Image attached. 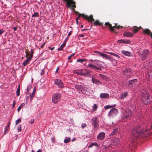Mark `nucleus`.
<instances>
[{
  "instance_id": "nucleus-32",
  "label": "nucleus",
  "mask_w": 152,
  "mask_h": 152,
  "mask_svg": "<svg viewBox=\"0 0 152 152\" xmlns=\"http://www.w3.org/2000/svg\"><path fill=\"white\" fill-rule=\"evenodd\" d=\"M10 126V124H8L7 126L5 128L4 134L7 133L8 131V129Z\"/></svg>"
},
{
  "instance_id": "nucleus-40",
  "label": "nucleus",
  "mask_w": 152,
  "mask_h": 152,
  "mask_svg": "<svg viewBox=\"0 0 152 152\" xmlns=\"http://www.w3.org/2000/svg\"><path fill=\"white\" fill-rule=\"evenodd\" d=\"M77 74L81 75H84L88 74V72H80V73H77Z\"/></svg>"
},
{
  "instance_id": "nucleus-24",
  "label": "nucleus",
  "mask_w": 152,
  "mask_h": 152,
  "mask_svg": "<svg viewBox=\"0 0 152 152\" xmlns=\"http://www.w3.org/2000/svg\"><path fill=\"white\" fill-rule=\"evenodd\" d=\"M92 124H97L99 122V119L97 117H94L92 119Z\"/></svg>"
},
{
  "instance_id": "nucleus-26",
  "label": "nucleus",
  "mask_w": 152,
  "mask_h": 152,
  "mask_svg": "<svg viewBox=\"0 0 152 152\" xmlns=\"http://www.w3.org/2000/svg\"><path fill=\"white\" fill-rule=\"evenodd\" d=\"M115 106H116L115 104H113V105H112V106H110L109 105H107L105 106V107H104V109L105 110H107V109H109V108H111L112 107H115Z\"/></svg>"
},
{
  "instance_id": "nucleus-8",
  "label": "nucleus",
  "mask_w": 152,
  "mask_h": 152,
  "mask_svg": "<svg viewBox=\"0 0 152 152\" xmlns=\"http://www.w3.org/2000/svg\"><path fill=\"white\" fill-rule=\"evenodd\" d=\"M64 1H66L67 6L71 8L72 9L74 10V8L75 7V2L72 0H64Z\"/></svg>"
},
{
  "instance_id": "nucleus-38",
  "label": "nucleus",
  "mask_w": 152,
  "mask_h": 152,
  "mask_svg": "<svg viewBox=\"0 0 152 152\" xmlns=\"http://www.w3.org/2000/svg\"><path fill=\"white\" fill-rule=\"evenodd\" d=\"M16 128L17 129L18 131V132H20L21 131V126L20 125H19L18 126H17L16 127Z\"/></svg>"
},
{
  "instance_id": "nucleus-7",
  "label": "nucleus",
  "mask_w": 152,
  "mask_h": 152,
  "mask_svg": "<svg viewBox=\"0 0 152 152\" xmlns=\"http://www.w3.org/2000/svg\"><path fill=\"white\" fill-rule=\"evenodd\" d=\"M150 53L148 49L143 50L141 54V59L142 61H144L147 58L148 56Z\"/></svg>"
},
{
  "instance_id": "nucleus-60",
  "label": "nucleus",
  "mask_w": 152,
  "mask_h": 152,
  "mask_svg": "<svg viewBox=\"0 0 152 152\" xmlns=\"http://www.w3.org/2000/svg\"><path fill=\"white\" fill-rule=\"evenodd\" d=\"M99 67L96 66L94 70H99Z\"/></svg>"
},
{
  "instance_id": "nucleus-29",
  "label": "nucleus",
  "mask_w": 152,
  "mask_h": 152,
  "mask_svg": "<svg viewBox=\"0 0 152 152\" xmlns=\"http://www.w3.org/2000/svg\"><path fill=\"white\" fill-rule=\"evenodd\" d=\"M86 59H78L77 60V62L83 63V62L86 61Z\"/></svg>"
},
{
  "instance_id": "nucleus-14",
  "label": "nucleus",
  "mask_w": 152,
  "mask_h": 152,
  "mask_svg": "<svg viewBox=\"0 0 152 152\" xmlns=\"http://www.w3.org/2000/svg\"><path fill=\"white\" fill-rule=\"evenodd\" d=\"M103 63V62H102L101 61L99 60H95V62L94 64L97 66H99L100 67H102L103 68H106L107 67L106 65H104V66H103L102 64V63Z\"/></svg>"
},
{
  "instance_id": "nucleus-62",
  "label": "nucleus",
  "mask_w": 152,
  "mask_h": 152,
  "mask_svg": "<svg viewBox=\"0 0 152 152\" xmlns=\"http://www.w3.org/2000/svg\"><path fill=\"white\" fill-rule=\"evenodd\" d=\"M34 122V119H33L32 120H31L30 121L31 124H33Z\"/></svg>"
},
{
  "instance_id": "nucleus-46",
  "label": "nucleus",
  "mask_w": 152,
  "mask_h": 152,
  "mask_svg": "<svg viewBox=\"0 0 152 152\" xmlns=\"http://www.w3.org/2000/svg\"><path fill=\"white\" fill-rule=\"evenodd\" d=\"M21 121V120L20 118H19L18 120L16 121L15 124H18L20 123Z\"/></svg>"
},
{
  "instance_id": "nucleus-3",
  "label": "nucleus",
  "mask_w": 152,
  "mask_h": 152,
  "mask_svg": "<svg viewBox=\"0 0 152 152\" xmlns=\"http://www.w3.org/2000/svg\"><path fill=\"white\" fill-rule=\"evenodd\" d=\"M132 114V112L127 109L122 112V117L124 119H127L130 118Z\"/></svg>"
},
{
  "instance_id": "nucleus-54",
  "label": "nucleus",
  "mask_w": 152,
  "mask_h": 152,
  "mask_svg": "<svg viewBox=\"0 0 152 152\" xmlns=\"http://www.w3.org/2000/svg\"><path fill=\"white\" fill-rule=\"evenodd\" d=\"M21 106H19L17 109V111L18 112H19L20 111V110L21 109Z\"/></svg>"
},
{
  "instance_id": "nucleus-11",
  "label": "nucleus",
  "mask_w": 152,
  "mask_h": 152,
  "mask_svg": "<svg viewBox=\"0 0 152 152\" xmlns=\"http://www.w3.org/2000/svg\"><path fill=\"white\" fill-rule=\"evenodd\" d=\"M105 25H108L109 26V28L110 30L113 31H114V28H117L118 29H119L120 28V26H119L118 25V26H117V24L116 23H115V26H112V25L111 24L109 23V22H106L105 23Z\"/></svg>"
},
{
  "instance_id": "nucleus-22",
  "label": "nucleus",
  "mask_w": 152,
  "mask_h": 152,
  "mask_svg": "<svg viewBox=\"0 0 152 152\" xmlns=\"http://www.w3.org/2000/svg\"><path fill=\"white\" fill-rule=\"evenodd\" d=\"M32 58V56H30L28 58L26 59V61L23 63V65L25 66L28 64L30 60Z\"/></svg>"
},
{
  "instance_id": "nucleus-6",
  "label": "nucleus",
  "mask_w": 152,
  "mask_h": 152,
  "mask_svg": "<svg viewBox=\"0 0 152 152\" xmlns=\"http://www.w3.org/2000/svg\"><path fill=\"white\" fill-rule=\"evenodd\" d=\"M118 113V111L115 108L111 109L108 114V116L110 118H112Z\"/></svg>"
},
{
  "instance_id": "nucleus-5",
  "label": "nucleus",
  "mask_w": 152,
  "mask_h": 152,
  "mask_svg": "<svg viewBox=\"0 0 152 152\" xmlns=\"http://www.w3.org/2000/svg\"><path fill=\"white\" fill-rule=\"evenodd\" d=\"M61 95L57 93L54 94L52 96V102L54 104L57 103L60 100Z\"/></svg>"
},
{
  "instance_id": "nucleus-23",
  "label": "nucleus",
  "mask_w": 152,
  "mask_h": 152,
  "mask_svg": "<svg viewBox=\"0 0 152 152\" xmlns=\"http://www.w3.org/2000/svg\"><path fill=\"white\" fill-rule=\"evenodd\" d=\"M123 35L126 37H132L134 35V34L130 32H125L124 34Z\"/></svg>"
},
{
  "instance_id": "nucleus-9",
  "label": "nucleus",
  "mask_w": 152,
  "mask_h": 152,
  "mask_svg": "<svg viewBox=\"0 0 152 152\" xmlns=\"http://www.w3.org/2000/svg\"><path fill=\"white\" fill-rule=\"evenodd\" d=\"M81 15H82V17L84 18L87 19L89 22H92L94 20V19L93 18V16L92 15L88 16L87 15H85L84 14H81L80 13L79 14L78 17H77L76 19L78 20V19Z\"/></svg>"
},
{
  "instance_id": "nucleus-2",
  "label": "nucleus",
  "mask_w": 152,
  "mask_h": 152,
  "mask_svg": "<svg viewBox=\"0 0 152 152\" xmlns=\"http://www.w3.org/2000/svg\"><path fill=\"white\" fill-rule=\"evenodd\" d=\"M140 91L141 93V99L144 104H148L152 102V95L149 94L145 89L141 87Z\"/></svg>"
},
{
  "instance_id": "nucleus-44",
  "label": "nucleus",
  "mask_w": 152,
  "mask_h": 152,
  "mask_svg": "<svg viewBox=\"0 0 152 152\" xmlns=\"http://www.w3.org/2000/svg\"><path fill=\"white\" fill-rule=\"evenodd\" d=\"M35 89H34V90H33V91L32 93V94L31 96V94H30V96L31 98H33L34 96L35 93V91H34Z\"/></svg>"
},
{
  "instance_id": "nucleus-47",
  "label": "nucleus",
  "mask_w": 152,
  "mask_h": 152,
  "mask_svg": "<svg viewBox=\"0 0 152 152\" xmlns=\"http://www.w3.org/2000/svg\"><path fill=\"white\" fill-rule=\"evenodd\" d=\"M31 87L32 86L31 85H30L28 86L27 88V91L28 92Z\"/></svg>"
},
{
  "instance_id": "nucleus-42",
  "label": "nucleus",
  "mask_w": 152,
  "mask_h": 152,
  "mask_svg": "<svg viewBox=\"0 0 152 152\" xmlns=\"http://www.w3.org/2000/svg\"><path fill=\"white\" fill-rule=\"evenodd\" d=\"M97 108V106L96 104H94V105L93 107V110L94 111H96Z\"/></svg>"
},
{
  "instance_id": "nucleus-25",
  "label": "nucleus",
  "mask_w": 152,
  "mask_h": 152,
  "mask_svg": "<svg viewBox=\"0 0 152 152\" xmlns=\"http://www.w3.org/2000/svg\"><path fill=\"white\" fill-rule=\"evenodd\" d=\"M113 131L111 132V134H110V136H113L115 135L116 133L118 131V130L117 129H113Z\"/></svg>"
},
{
  "instance_id": "nucleus-37",
  "label": "nucleus",
  "mask_w": 152,
  "mask_h": 152,
  "mask_svg": "<svg viewBox=\"0 0 152 152\" xmlns=\"http://www.w3.org/2000/svg\"><path fill=\"white\" fill-rule=\"evenodd\" d=\"M110 54L113 55L117 59H119L120 58V56H119L118 54H116L115 53H110Z\"/></svg>"
},
{
  "instance_id": "nucleus-50",
  "label": "nucleus",
  "mask_w": 152,
  "mask_h": 152,
  "mask_svg": "<svg viewBox=\"0 0 152 152\" xmlns=\"http://www.w3.org/2000/svg\"><path fill=\"white\" fill-rule=\"evenodd\" d=\"M119 41H121V42H122V43H128V42H126L125 40H119Z\"/></svg>"
},
{
  "instance_id": "nucleus-33",
  "label": "nucleus",
  "mask_w": 152,
  "mask_h": 152,
  "mask_svg": "<svg viewBox=\"0 0 152 152\" xmlns=\"http://www.w3.org/2000/svg\"><path fill=\"white\" fill-rule=\"evenodd\" d=\"M70 137H66L64 140V143H67L70 141Z\"/></svg>"
},
{
  "instance_id": "nucleus-51",
  "label": "nucleus",
  "mask_w": 152,
  "mask_h": 152,
  "mask_svg": "<svg viewBox=\"0 0 152 152\" xmlns=\"http://www.w3.org/2000/svg\"><path fill=\"white\" fill-rule=\"evenodd\" d=\"M86 126V124H82L81 125V127L83 128H84Z\"/></svg>"
},
{
  "instance_id": "nucleus-45",
  "label": "nucleus",
  "mask_w": 152,
  "mask_h": 152,
  "mask_svg": "<svg viewBox=\"0 0 152 152\" xmlns=\"http://www.w3.org/2000/svg\"><path fill=\"white\" fill-rule=\"evenodd\" d=\"M94 23L95 25H99L100 24L98 20H96L94 22Z\"/></svg>"
},
{
  "instance_id": "nucleus-59",
  "label": "nucleus",
  "mask_w": 152,
  "mask_h": 152,
  "mask_svg": "<svg viewBox=\"0 0 152 152\" xmlns=\"http://www.w3.org/2000/svg\"><path fill=\"white\" fill-rule=\"evenodd\" d=\"M71 31H70L68 33V36L67 37H68V38H69V36L71 35Z\"/></svg>"
},
{
  "instance_id": "nucleus-27",
  "label": "nucleus",
  "mask_w": 152,
  "mask_h": 152,
  "mask_svg": "<svg viewBox=\"0 0 152 152\" xmlns=\"http://www.w3.org/2000/svg\"><path fill=\"white\" fill-rule=\"evenodd\" d=\"M96 66L93 64L89 63L88 64L87 67L94 70Z\"/></svg>"
},
{
  "instance_id": "nucleus-52",
  "label": "nucleus",
  "mask_w": 152,
  "mask_h": 152,
  "mask_svg": "<svg viewBox=\"0 0 152 152\" xmlns=\"http://www.w3.org/2000/svg\"><path fill=\"white\" fill-rule=\"evenodd\" d=\"M75 54V53H73V54H71V55H70V56H69L68 57V59H70Z\"/></svg>"
},
{
  "instance_id": "nucleus-57",
  "label": "nucleus",
  "mask_w": 152,
  "mask_h": 152,
  "mask_svg": "<svg viewBox=\"0 0 152 152\" xmlns=\"http://www.w3.org/2000/svg\"><path fill=\"white\" fill-rule=\"evenodd\" d=\"M34 53V52H33V50H31V55L30 56H32V57H33V54Z\"/></svg>"
},
{
  "instance_id": "nucleus-13",
  "label": "nucleus",
  "mask_w": 152,
  "mask_h": 152,
  "mask_svg": "<svg viewBox=\"0 0 152 152\" xmlns=\"http://www.w3.org/2000/svg\"><path fill=\"white\" fill-rule=\"evenodd\" d=\"M75 88L78 91H80L81 92H83V90H85L86 88L82 85H75Z\"/></svg>"
},
{
  "instance_id": "nucleus-10",
  "label": "nucleus",
  "mask_w": 152,
  "mask_h": 152,
  "mask_svg": "<svg viewBox=\"0 0 152 152\" xmlns=\"http://www.w3.org/2000/svg\"><path fill=\"white\" fill-rule=\"evenodd\" d=\"M54 84L59 87L61 88L64 87V84L62 81L59 79H56L54 80Z\"/></svg>"
},
{
  "instance_id": "nucleus-48",
  "label": "nucleus",
  "mask_w": 152,
  "mask_h": 152,
  "mask_svg": "<svg viewBox=\"0 0 152 152\" xmlns=\"http://www.w3.org/2000/svg\"><path fill=\"white\" fill-rule=\"evenodd\" d=\"M105 58L109 59L110 61L112 58L111 57H110L108 55H107V54L106 56V57Z\"/></svg>"
},
{
  "instance_id": "nucleus-43",
  "label": "nucleus",
  "mask_w": 152,
  "mask_h": 152,
  "mask_svg": "<svg viewBox=\"0 0 152 152\" xmlns=\"http://www.w3.org/2000/svg\"><path fill=\"white\" fill-rule=\"evenodd\" d=\"M136 27H134V29L133 30V31L134 34H135L138 31V28H136Z\"/></svg>"
},
{
  "instance_id": "nucleus-39",
  "label": "nucleus",
  "mask_w": 152,
  "mask_h": 152,
  "mask_svg": "<svg viewBox=\"0 0 152 152\" xmlns=\"http://www.w3.org/2000/svg\"><path fill=\"white\" fill-rule=\"evenodd\" d=\"M143 32H144L145 33L147 34H150V31L148 29H145L144 30Z\"/></svg>"
},
{
  "instance_id": "nucleus-31",
  "label": "nucleus",
  "mask_w": 152,
  "mask_h": 152,
  "mask_svg": "<svg viewBox=\"0 0 152 152\" xmlns=\"http://www.w3.org/2000/svg\"><path fill=\"white\" fill-rule=\"evenodd\" d=\"M95 145L98 146V144L96 142H92L91 143L90 145L88 146V148H91L92 146Z\"/></svg>"
},
{
  "instance_id": "nucleus-53",
  "label": "nucleus",
  "mask_w": 152,
  "mask_h": 152,
  "mask_svg": "<svg viewBox=\"0 0 152 152\" xmlns=\"http://www.w3.org/2000/svg\"><path fill=\"white\" fill-rule=\"evenodd\" d=\"M44 70H42L41 71V72L40 73V75H42L44 74Z\"/></svg>"
},
{
  "instance_id": "nucleus-35",
  "label": "nucleus",
  "mask_w": 152,
  "mask_h": 152,
  "mask_svg": "<svg viewBox=\"0 0 152 152\" xmlns=\"http://www.w3.org/2000/svg\"><path fill=\"white\" fill-rule=\"evenodd\" d=\"M148 77L149 79L152 80V70L149 72Z\"/></svg>"
},
{
  "instance_id": "nucleus-56",
  "label": "nucleus",
  "mask_w": 152,
  "mask_h": 152,
  "mask_svg": "<svg viewBox=\"0 0 152 152\" xmlns=\"http://www.w3.org/2000/svg\"><path fill=\"white\" fill-rule=\"evenodd\" d=\"M95 60H93V59H90L89 60V61L91 62H93V63L94 64V62H95Z\"/></svg>"
},
{
  "instance_id": "nucleus-55",
  "label": "nucleus",
  "mask_w": 152,
  "mask_h": 152,
  "mask_svg": "<svg viewBox=\"0 0 152 152\" xmlns=\"http://www.w3.org/2000/svg\"><path fill=\"white\" fill-rule=\"evenodd\" d=\"M70 121L69 122V123L70 124L71 123H72V124L73 123V119H72V118L70 119Z\"/></svg>"
},
{
  "instance_id": "nucleus-12",
  "label": "nucleus",
  "mask_w": 152,
  "mask_h": 152,
  "mask_svg": "<svg viewBox=\"0 0 152 152\" xmlns=\"http://www.w3.org/2000/svg\"><path fill=\"white\" fill-rule=\"evenodd\" d=\"M123 72L124 75L126 76H130L131 74V69L129 68H126Z\"/></svg>"
},
{
  "instance_id": "nucleus-41",
  "label": "nucleus",
  "mask_w": 152,
  "mask_h": 152,
  "mask_svg": "<svg viewBox=\"0 0 152 152\" xmlns=\"http://www.w3.org/2000/svg\"><path fill=\"white\" fill-rule=\"evenodd\" d=\"M20 86H18L16 91V95L17 96H19L20 95Z\"/></svg>"
},
{
  "instance_id": "nucleus-30",
  "label": "nucleus",
  "mask_w": 152,
  "mask_h": 152,
  "mask_svg": "<svg viewBox=\"0 0 152 152\" xmlns=\"http://www.w3.org/2000/svg\"><path fill=\"white\" fill-rule=\"evenodd\" d=\"M97 53H98V54L99 56H102L103 57L105 58L106 56L107 55V54L105 53H102L100 52H97Z\"/></svg>"
},
{
  "instance_id": "nucleus-20",
  "label": "nucleus",
  "mask_w": 152,
  "mask_h": 152,
  "mask_svg": "<svg viewBox=\"0 0 152 152\" xmlns=\"http://www.w3.org/2000/svg\"><path fill=\"white\" fill-rule=\"evenodd\" d=\"M128 95V93L127 91L122 93L121 94L119 98L121 99H123L125 98Z\"/></svg>"
},
{
  "instance_id": "nucleus-1",
  "label": "nucleus",
  "mask_w": 152,
  "mask_h": 152,
  "mask_svg": "<svg viewBox=\"0 0 152 152\" xmlns=\"http://www.w3.org/2000/svg\"><path fill=\"white\" fill-rule=\"evenodd\" d=\"M151 129L146 128L145 129L142 130L140 126L136 127L133 129L132 132V140L129 147L130 149L134 150L137 146L138 141L140 139L148 137Z\"/></svg>"
},
{
  "instance_id": "nucleus-21",
  "label": "nucleus",
  "mask_w": 152,
  "mask_h": 152,
  "mask_svg": "<svg viewBox=\"0 0 152 152\" xmlns=\"http://www.w3.org/2000/svg\"><path fill=\"white\" fill-rule=\"evenodd\" d=\"M109 94L106 93H101L100 95V98L103 99L107 98L109 97Z\"/></svg>"
},
{
  "instance_id": "nucleus-49",
  "label": "nucleus",
  "mask_w": 152,
  "mask_h": 152,
  "mask_svg": "<svg viewBox=\"0 0 152 152\" xmlns=\"http://www.w3.org/2000/svg\"><path fill=\"white\" fill-rule=\"evenodd\" d=\"M15 100H14L13 102V104H12V108H13L14 107V106L15 105Z\"/></svg>"
},
{
  "instance_id": "nucleus-58",
  "label": "nucleus",
  "mask_w": 152,
  "mask_h": 152,
  "mask_svg": "<svg viewBox=\"0 0 152 152\" xmlns=\"http://www.w3.org/2000/svg\"><path fill=\"white\" fill-rule=\"evenodd\" d=\"M84 36L83 34H79V37H83Z\"/></svg>"
},
{
  "instance_id": "nucleus-19",
  "label": "nucleus",
  "mask_w": 152,
  "mask_h": 152,
  "mask_svg": "<svg viewBox=\"0 0 152 152\" xmlns=\"http://www.w3.org/2000/svg\"><path fill=\"white\" fill-rule=\"evenodd\" d=\"M121 53L123 55L127 56H130L132 55V53L131 52L124 50H122L121 51Z\"/></svg>"
},
{
  "instance_id": "nucleus-64",
  "label": "nucleus",
  "mask_w": 152,
  "mask_h": 152,
  "mask_svg": "<svg viewBox=\"0 0 152 152\" xmlns=\"http://www.w3.org/2000/svg\"><path fill=\"white\" fill-rule=\"evenodd\" d=\"M25 105V104L24 103H22L20 105V106H21V107H22V106H24Z\"/></svg>"
},
{
  "instance_id": "nucleus-18",
  "label": "nucleus",
  "mask_w": 152,
  "mask_h": 152,
  "mask_svg": "<svg viewBox=\"0 0 152 152\" xmlns=\"http://www.w3.org/2000/svg\"><path fill=\"white\" fill-rule=\"evenodd\" d=\"M92 81L93 83L97 85L102 84V82L96 79L92 78Z\"/></svg>"
},
{
  "instance_id": "nucleus-63",
  "label": "nucleus",
  "mask_w": 152,
  "mask_h": 152,
  "mask_svg": "<svg viewBox=\"0 0 152 152\" xmlns=\"http://www.w3.org/2000/svg\"><path fill=\"white\" fill-rule=\"evenodd\" d=\"M59 69V67H58L56 69V71L55 73H57L58 72V71Z\"/></svg>"
},
{
  "instance_id": "nucleus-17",
  "label": "nucleus",
  "mask_w": 152,
  "mask_h": 152,
  "mask_svg": "<svg viewBox=\"0 0 152 152\" xmlns=\"http://www.w3.org/2000/svg\"><path fill=\"white\" fill-rule=\"evenodd\" d=\"M120 141L119 139L118 138H115L111 140V144L113 145H116Z\"/></svg>"
},
{
  "instance_id": "nucleus-4",
  "label": "nucleus",
  "mask_w": 152,
  "mask_h": 152,
  "mask_svg": "<svg viewBox=\"0 0 152 152\" xmlns=\"http://www.w3.org/2000/svg\"><path fill=\"white\" fill-rule=\"evenodd\" d=\"M137 82V80L136 79L131 80L129 81L127 83L128 88L131 89L132 87H134L136 85Z\"/></svg>"
},
{
  "instance_id": "nucleus-28",
  "label": "nucleus",
  "mask_w": 152,
  "mask_h": 152,
  "mask_svg": "<svg viewBox=\"0 0 152 152\" xmlns=\"http://www.w3.org/2000/svg\"><path fill=\"white\" fill-rule=\"evenodd\" d=\"M110 61L114 65H115L117 64L116 60L114 58H111Z\"/></svg>"
},
{
  "instance_id": "nucleus-61",
  "label": "nucleus",
  "mask_w": 152,
  "mask_h": 152,
  "mask_svg": "<svg viewBox=\"0 0 152 152\" xmlns=\"http://www.w3.org/2000/svg\"><path fill=\"white\" fill-rule=\"evenodd\" d=\"M4 32V31H1V30L0 29V35H1L2 33Z\"/></svg>"
},
{
  "instance_id": "nucleus-36",
  "label": "nucleus",
  "mask_w": 152,
  "mask_h": 152,
  "mask_svg": "<svg viewBox=\"0 0 152 152\" xmlns=\"http://www.w3.org/2000/svg\"><path fill=\"white\" fill-rule=\"evenodd\" d=\"M99 76L102 78L103 80H105L107 78V76L99 74Z\"/></svg>"
},
{
  "instance_id": "nucleus-34",
  "label": "nucleus",
  "mask_w": 152,
  "mask_h": 152,
  "mask_svg": "<svg viewBox=\"0 0 152 152\" xmlns=\"http://www.w3.org/2000/svg\"><path fill=\"white\" fill-rule=\"evenodd\" d=\"M39 16V13L38 12H36L32 15L31 17L32 18L36 17H38Z\"/></svg>"
},
{
  "instance_id": "nucleus-15",
  "label": "nucleus",
  "mask_w": 152,
  "mask_h": 152,
  "mask_svg": "<svg viewBox=\"0 0 152 152\" xmlns=\"http://www.w3.org/2000/svg\"><path fill=\"white\" fill-rule=\"evenodd\" d=\"M105 134L104 132H101L98 135L97 137V139L99 140H102L105 137Z\"/></svg>"
},
{
  "instance_id": "nucleus-16",
  "label": "nucleus",
  "mask_w": 152,
  "mask_h": 152,
  "mask_svg": "<svg viewBox=\"0 0 152 152\" xmlns=\"http://www.w3.org/2000/svg\"><path fill=\"white\" fill-rule=\"evenodd\" d=\"M68 40V37H67L64 40L63 44L61 45L60 48H58V50L62 51L63 50V48L65 46L66 43Z\"/></svg>"
}]
</instances>
